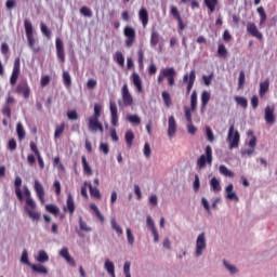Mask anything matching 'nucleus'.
I'll use <instances>...</instances> for the list:
<instances>
[{
	"label": "nucleus",
	"instance_id": "obj_60",
	"mask_svg": "<svg viewBox=\"0 0 277 277\" xmlns=\"http://www.w3.org/2000/svg\"><path fill=\"white\" fill-rule=\"evenodd\" d=\"M184 111H185V118L188 122V124H192V108L189 107H184Z\"/></svg>",
	"mask_w": 277,
	"mask_h": 277
},
{
	"label": "nucleus",
	"instance_id": "obj_49",
	"mask_svg": "<svg viewBox=\"0 0 277 277\" xmlns=\"http://www.w3.org/2000/svg\"><path fill=\"white\" fill-rule=\"evenodd\" d=\"M162 101L167 107L172 105V97H170V93H168V91L162 92Z\"/></svg>",
	"mask_w": 277,
	"mask_h": 277
},
{
	"label": "nucleus",
	"instance_id": "obj_44",
	"mask_svg": "<svg viewBox=\"0 0 277 277\" xmlns=\"http://www.w3.org/2000/svg\"><path fill=\"white\" fill-rule=\"evenodd\" d=\"M258 14L260 15V25H263L267 21V14L263 6L258 8Z\"/></svg>",
	"mask_w": 277,
	"mask_h": 277
},
{
	"label": "nucleus",
	"instance_id": "obj_57",
	"mask_svg": "<svg viewBox=\"0 0 277 277\" xmlns=\"http://www.w3.org/2000/svg\"><path fill=\"white\" fill-rule=\"evenodd\" d=\"M206 135L209 142H215V135L213 134V130H211L210 127L206 128Z\"/></svg>",
	"mask_w": 277,
	"mask_h": 277
},
{
	"label": "nucleus",
	"instance_id": "obj_20",
	"mask_svg": "<svg viewBox=\"0 0 277 277\" xmlns=\"http://www.w3.org/2000/svg\"><path fill=\"white\" fill-rule=\"evenodd\" d=\"M132 83L136 88L138 94H142L144 92V87L142 85V78L137 72H133L131 75Z\"/></svg>",
	"mask_w": 277,
	"mask_h": 277
},
{
	"label": "nucleus",
	"instance_id": "obj_21",
	"mask_svg": "<svg viewBox=\"0 0 277 277\" xmlns=\"http://www.w3.org/2000/svg\"><path fill=\"white\" fill-rule=\"evenodd\" d=\"M174 135H176V119H174V116H170L168 121V136L174 137Z\"/></svg>",
	"mask_w": 277,
	"mask_h": 277
},
{
	"label": "nucleus",
	"instance_id": "obj_54",
	"mask_svg": "<svg viewBox=\"0 0 277 277\" xmlns=\"http://www.w3.org/2000/svg\"><path fill=\"white\" fill-rule=\"evenodd\" d=\"M40 27L43 36L47 37L49 40H51V30L49 29V27H47L44 23H41Z\"/></svg>",
	"mask_w": 277,
	"mask_h": 277
},
{
	"label": "nucleus",
	"instance_id": "obj_55",
	"mask_svg": "<svg viewBox=\"0 0 277 277\" xmlns=\"http://www.w3.org/2000/svg\"><path fill=\"white\" fill-rule=\"evenodd\" d=\"M80 14H82V16H87L88 18H92V10L88 6H82L80 9Z\"/></svg>",
	"mask_w": 277,
	"mask_h": 277
},
{
	"label": "nucleus",
	"instance_id": "obj_28",
	"mask_svg": "<svg viewBox=\"0 0 277 277\" xmlns=\"http://www.w3.org/2000/svg\"><path fill=\"white\" fill-rule=\"evenodd\" d=\"M64 211H68L70 215L75 214V199L72 198V195L67 196V207L64 208Z\"/></svg>",
	"mask_w": 277,
	"mask_h": 277
},
{
	"label": "nucleus",
	"instance_id": "obj_52",
	"mask_svg": "<svg viewBox=\"0 0 277 277\" xmlns=\"http://www.w3.org/2000/svg\"><path fill=\"white\" fill-rule=\"evenodd\" d=\"M127 239L130 246H133L135 243V236H133V232H131V228H127Z\"/></svg>",
	"mask_w": 277,
	"mask_h": 277
},
{
	"label": "nucleus",
	"instance_id": "obj_3",
	"mask_svg": "<svg viewBox=\"0 0 277 277\" xmlns=\"http://www.w3.org/2000/svg\"><path fill=\"white\" fill-rule=\"evenodd\" d=\"M24 27L29 48L34 51V53H39L40 48H36V39L34 38V25H31L29 19H25Z\"/></svg>",
	"mask_w": 277,
	"mask_h": 277
},
{
	"label": "nucleus",
	"instance_id": "obj_63",
	"mask_svg": "<svg viewBox=\"0 0 277 277\" xmlns=\"http://www.w3.org/2000/svg\"><path fill=\"white\" fill-rule=\"evenodd\" d=\"M16 138H11L8 143L9 150L14 151L16 149Z\"/></svg>",
	"mask_w": 277,
	"mask_h": 277
},
{
	"label": "nucleus",
	"instance_id": "obj_45",
	"mask_svg": "<svg viewBox=\"0 0 277 277\" xmlns=\"http://www.w3.org/2000/svg\"><path fill=\"white\" fill-rule=\"evenodd\" d=\"M45 209L49 213H52V215H60V208L55 205H47Z\"/></svg>",
	"mask_w": 277,
	"mask_h": 277
},
{
	"label": "nucleus",
	"instance_id": "obj_22",
	"mask_svg": "<svg viewBox=\"0 0 277 277\" xmlns=\"http://www.w3.org/2000/svg\"><path fill=\"white\" fill-rule=\"evenodd\" d=\"M60 255L65 259V261L71 265V267H75V265H77V263L75 262V259H72V256H70V253L68 252V249L66 247H64L61 251H60Z\"/></svg>",
	"mask_w": 277,
	"mask_h": 277
},
{
	"label": "nucleus",
	"instance_id": "obj_19",
	"mask_svg": "<svg viewBox=\"0 0 277 277\" xmlns=\"http://www.w3.org/2000/svg\"><path fill=\"white\" fill-rule=\"evenodd\" d=\"M22 185H23V179H21V176H16L14 181V187H15V195L17 196V199L19 200V202H23V200H25V196L21 190Z\"/></svg>",
	"mask_w": 277,
	"mask_h": 277
},
{
	"label": "nucleus",
	"instance_id": "obj_16",
	"mask_svg": "<svg viewBox=\"0 0 277 277\" xmlns=\"http://www.w3.org/2000/svg\"><path fill=\"white\" fill-rule=\"evenodd\" d=\"M34 189L37 194L39 202H41V205H44V196H45L44 186L41 185L40 181L35 180Z\"/></svg>",
	"mask_w": 277,
	"mask_h": 277
},
{
	"label": "nucleus",
	"instance_id": "obj_39",
	"mask_svg": "<svg viewBox=\"0 0 277 277\" xmlns=\"http://www.w3.org/2000/svg\"><path fill=\"white\" fill-rule=\"evenodd\" d=\"M63 83L65 88H70V85H72V78L70 77V72L63 71Z\"/></svg>",
	"mask_w": 277,
	"mask_h": 277
},
{
	"label": "nucleus",
	"instance_id": "obj_32",
	"mask_svg": "<svg viewBox=\"0 0 277 277\" xmlns=\"http://www.w3.org/2000/svg\"><path fill=\"white\" fill-rule=\"evenodd\" d=\"M90 209H91V211H93V213H95V215H96L97 220H100L101 224H103L105 222V216L103 215V213H101V210H98V207L96 206V203H91Z\"/></svg>",
	"mask_w": 277,
	"mask_h": 277
},
{
	"label": "nucleus",
	"instance_id": "obj_17",
	"mask_svg": "<svg viewBox=\"0 0 277 277\" xmlns=\"http://www.w3.org/2000/svg\"><path fill=\"white\" fill-rule=\"evenodd\" d=\"M109 109H110V122L113 127H118V106L116 105V102L109 103Z\"/></svg>",
	"mask_w": 277,
	"mask_h": 277
},
{
	"label": "nucleus",
	"instance_id": "obj_48",
	"mask_svg": "<svg viewBox=\"0 0 277 277\" xmlns=\"http://www.w3.org/2000/svg\"><path fill=\"white\" fill-rule=\"evenodd\" d=\"M157 44H159V32L151 31V35H150V45L151 47H157Z\"/></svg>",
	"mask_w": 277,
	"mask_h": 277
},
{
	"label": "nucleus",
	"instance_id": "obj_7",
	"mask_svg": "<svg viewBox=\"0 0 277 277\" xmlns=\"http://www.w3.org/2000/svg\"><path fill=\"white\" fill-rule=\"evenodd\" d=\"M18 77H21V57H16L14 60L13 70L10 77V83L12 87L16 85Z\"/></svg>",
	"mask_w": 277,
	"mask_h": 277
},
{
	"label": "nucleus",
	"instance_id": "obj_26",
	"mask_svg": "<svg viewBox=\"0 0 277 277\" xmlns=\"http://www.w3.org/2000/svg\"><path fill=\"white\" fill-rule=\"evenodd\" d=\"M138 18H140L143 27H146L148 25V10H146V8H142L138 11Z\"/></svg>",
	"mask_w": 277,
	"mask_h": 277
},
{
	"label": "nucleus",
	"instance_id": "obj_27",
	"mask_svg": "<svg viewBox=\"0 0 277 277\" xmlns=\"http://www.w3.org/2000/svg\"><path fill=\"white\" fill-rule=\"evenodd\" d=\"M104 268L106 269L107 274L111 277H116V265L110 260H106L104 263Z\"/></svg>",
	"mask_w": 277,
	"mask_h": 277
},
{
	"label": "nucleus",
	"instance_id": "obj_41",
	"mask_svg": "<svg viewBox=\"0 0 277 277\" xmlns=\"http://www.w3.org/2000/svg\"><path fill=\"white\" fill-rule=\"evenodd\" d=\"M38 263H47L49 261V254L44 250H40L37 255Z\"/></svg>",
	"mask_w": 277,
	"mask_h": 277
},
{
	"label": "nucleus",
	"instance_id": "obj_33",
	"mask_svg": "<svg viewBox=\"0 0 277 277\" xmlns=\"http://www.w3.org/2000/svg\"><path fill=\"white\" fill-rule=\"evenodd\" d=\"M219 171L220 174H222L223 176H228L229 179H233L235 176V172H233L232 170H229L226 166L221 164L219 167Z\"/></svg>",
	"mask_w": 277,
	"mask_h": 277
},
{
	"label": "nucleus",
	"instance_id": "obj_56",
	"mask_svg": "<svg viewBox=\"0 0 277 277\" xmlns=\"http://www.w3.org/2000/svg\"><path fill=\"white\" fill-rule=\"evenodd\" d=\"M103 110V107L101 106V104H95L94 105V114L93 116H91V118H101V111Z\"/></svg>",
	"mask_w": 277,
	"mask_h": 277
},
{
	"label": "nucleus",
	"instance_id": "obj_34",
	"mask_svg": "<svg viewBox=\"0 0 277 277\" xmlns=\"http://www.w3.org/2000/svg\"><path fill=\"white\" fill-rule=\"evenodd\" d=\"M206 8H208L209 12L213 14L215 12V8H217V0H203Z\"/></svg>",
	"mask_w": 277,
	"mask_h": 277
},
{
	"label": "nucleus",
	"instance_id": "obj_50",
	"mask_svg": "<svg viewBox=\"0 0 277 277\" xmlns=\"http://www.w3.org/2000/svg\"><path fill=\"white\" fill-rule=\"evenodd\" d=\"M246 85V71L241 70L238 77V88L241 90Z\"/></svg>",
	"mask_w": 277,
	"mask_h": 277
},
{
	"label": "nucleus",
	"instance_id": "obj_46",
	"mask_svg": "<svg viewBox=\"0 0 277 277\" xmlns=\"http://www.w3.org/2000/svg\"><path fill=\"white\" fill-rule=\"evenodd\" d=\"M79 226L80 230H83L84 233H92V227L88 226V223H85L81 216L79 219Z\"/></svg>",
	"mask_w": 277,
	"mask_h": 277
},
{
	"label": "nucleus",
	"instance_id": "obj_18",
	"mask_svg": "<svg viewBox=\"0 0 277 277\" xmlns=\"http://www.w3.org/2000/svg\"><path fill=\"white\" fill-rule=\"evenodd\" d=\"M247 31L252 36L253 38H258V40H263V34L259 31V28H256V24L254 23H248L247 24Z\"/></svg>",
	"mask_w": 277,
	"mask_h": 277
},
{
	"label": "nucleus",
	"instance_id": "obj_37",
	"mask_svg": "<svg viewBox=\"0 0 277 277\" xmlns=\"http://www.w3.org/2000/svg\"><path fill=\"white\" fill-rule=\"evenodd\" d=\"M81 159L84 174L92 176V167H90V163H88V159L85 158V156H82Z\"/></svg>",
	"mask_w": 277,
	"mask_h": 277
},
{
	"label": "nucleus",
	"instance_id": "obj_29",
	"mask_svg": "<svg viewBox=\"0 0 277 277\" xmlns=\"http://www.w3.org/2000/svg\"><path fill=\"white\" fill-rule=\"evenodd\" d=\"M85 185L88 186L92 198H96V200H101V198H103V196L101 195V190H98V188L96 187H93L92 183H85Z\"/></svg>",
	"mask_w": 277,
	"mask_h": 277
},
{
	"label": "nucleus",
	"instance_id": "obj_15",
	"mask_svg": "<svg viewBox=\"0 0 277 277\" xmlns=\"http://www.w3.org/2000/svg\"><path fill=\"white\" fill-rule=\"evenodd\" d=\"M55 44H56L57 58L61 62V64H64V62H66V53L64 52V42L62 41V39L56 38Z\"/></svg>",
	"mask_w": 277,
	"mask_h": 277
},
{
	"label": "nucleus",
	"instance_id": "obj_11",
	"mask_svg": "<svg viewBox=\"0 0 277 277\" xmlns=\"http://www.w3.org/2000/svg\"><path fill=\"white\" fill-rule=\"evenodd\" d=\"M183 81L184 83H187L186 94H190L194 83H196V70H192L189 74L184 75Z\"/></svg>",
	"mask_w": 277,
	"mask_h": 277
},
{
	"label": "nucleus",
	"instance_id": "obj_40",
	"mask_svg": "<svg viewBox=\"0 0 277 277\" xmlns=\"http://www.w3.org/2000/svg\"><path fill=\"white\" fill-rule=\"evenodd\" d=\"M66 129V124L63 122L60 126H56L54 137L55 140L62 137V134L64 133V130Z\"/></svg>",
	"mask_w": 277,
	"mask_h": 277
},
{
	"label": "nucleus",
	"instance_id": "obj_2",
	"mask_svg": "<svg viewBox=\"0 0 277 277\" xmlns=\"http://www.w3.org/2000/svg\"><path fill=\"white\" fill-rule=\"evenodd\" d=\"M213 163V149L211 148V145L206 146V154L201 155L197 160V168L199 170H205L208 166H211Z\"/></svg>",
	"mask_w": 277,
	"mask_h": 277
},
{
	"label": "nucleus",
	"instance_id": "obj_24",
	"mask_svg": "<svg viewBox=\"0 0 277 277\" xmlns=\"http://www.w3.org/2000/svg\"><path fill=\"white\" fill-rule=\"evenodd\" d=\"M225 192L228 200H235L236 202H239V197L237 196V193H235L233 184H229L225 188Z\"/></svg>",
	"mask_w": 277,
	"mask_h": 277
},
{
	"label": "nucleus",
	"instance_id": "obj_43",
	"mask_svg": "<svg viewBox=\"0 0 277 277\" xmlns=\"http://www.w3.org/2000/svg\"><path fill=\"white\" fill-rule=\"evenodd\" d=\"M127 120L131 124H142V119L137 115H128Z\"/></svg>",
	"mask_w": 277,
	"mask_h": 277
},
{
	"label": "nucleus",
	"instance_id": "obj_51",
	"mask_svg": "<svg viewBox=\"0 0 277 277\" xmlns=\"http://www.w3.org/2000/svg\"><path fill=\"white\" fill-rule=\"evenodd\" d=\"M115 62H117L119 66H124V55H122V52L118 51L115 53Z\"/></svg>",
	"mask_w": 277,
	"mask_h": 277
},
{
	"label": "nucleus",
	"instance_id": "obj_1",
	"mask_svg": "<svg viewBox=\"0 0 277 277\" xmlns=\"http://www.w3.org/2000/svg\"><path fill=\"white\" fill-rule=\"evenodd\" d=\"M23 189L25 196L24 211H26L32 222H40V212L36 211L38 206L36 205V200L31 197V190H29L27 185H25Z\"/></svg>",
	"mask_w": 277,
	"mask_h": 277
},
{
	"label": "nucleus",
	"instance_id": "obj_4",
	"mask_svg": "<svg viewBox=\"0 0 277 277\" xmlns=\"http://www.w3.org/2000/svg\"><path fill=\"white\" fill-rule=\"evenodd\" d=\"M240 140H241V134L239 133V130H236L235 124H232L227 133V142L229 144V150H233V148H239Z\"/></svg>",
	"mask_w": 277,
	"mask_h": 277
},
{
	"label": "nucleus",
	"instance_id": "obj_36",
	"mask_svg": "<svg viewBox=\"0 0 277 277\" xmlns=\"http://www.w3.org/2000/svg\"><path fill=\"white\" fill-rule=\"evenodd\" d=\"M198 107V93L196 91H193L190 95V109L192 111H196Z\"/></svg>",
	"mask_w": 277,
	"mask_h": 277
},
{
	"label": "nucleus",
	"instance_id": "obj_31",
	"mask_svg": "<svg viewBox=\"0 0 277 277\" xmlns=\"http://www.w3.org/2000/svg\"><path fill=\"white\" fill-rule=\"evenodd\" d=\"M210 187L214 192V194L222 192V185H220V180H217V177H212L210 180Z\"/></svg>",
	"mask_w": 277,
	"mask_h": 277
},
{
	"label": "nucleus",
	"instance_id": "obj_6",
	"mask_svg": "<svg viewBox=\"0 0 277 277\" xmlns=\"http://www.w3.org/2000/svg\"><path fill=\"white\" fill-rule=\"evenodd\" d=\"M15 94H23L24 98H29L31 96V88L27 79L21 80L14 89Z\"/></svg>",
	"mask_w": 277,
	"mask_h": 277
},
{
	"label": "nucleus",
	"instance_id": "obj_64",
	"mask_svg": "<svg viewBox=\"0 0 277 277\" xmlns=\"http://www.w3.org/2000/svg\"><path fill=\"white\" fill-rule=\"evenodd\" d=\"M96 80L94 79H89L88 82H87V88L88 90H94V88H96Z\"/></svg>",
	"mask_w": 277,
	"mask_h": 277
},
{
	"label": "nucleus",
	"instance_id": "obj_25",
	"mask_svg": "<svg viewBox=\"0 0 277 277\" xmlns=\"http://www.w3.org/2000/svg\"><path fill=\"white\" fill-rule=\"evenodd\" d=\"M209 101H211V94L207 91H203L201 94V114L207 109V105H209Z\"/></svg>",
	"mask_w": 277,
	"mask_h": 277
},
{
	"label": "nucleus",
	"instance_id": "obj_30",
	"mask_svg": "<svg viewBox=\"0 0 277 277\" xmlns=\"http://www.w3.org/2000/svg\"><path fill=\"white\" fill-rule=\"evenodd\" d=\"M127 148H131L133 146V140H135V134L133 130H128L124 135Z\"/></svg>",
	"mask_w": 277,
	"mask_h": 277
},
{
	"label": "nucleus",
	"instance_id": "obj_14",
	"mask_svg": "<svg viewBox=\"0 0 277 277\" xmlns=\"http://www.w3.org/2000/svg\"><path fill=\"white\" fill-rule=\"evenodd\" d=\"M274 106H266L264 109V120L267 124H274L276 122V115H274L275 111Z\"/></svg>",
	"mask_w": 277,
	"mask_h": 277
},
{
	"label": "nucleus",
	"instance_id": "obj_58",
	"mask_svg": "<svg viewBox=\"0 0 277 277\" xmlns=\"http://www.w3.org/2000/svg\"><path fill=\"white\" fill-rule=\"evenodd\" d=\"M67 118L68 120H79V114L77 113V110H68Z\"/></svg>",
	"mask_w": 277,
	"mask_h": 277
},
{
	"label": "nucleus",
	"instance_id": "obj_59",
	"mask_svg": "<svg viewBox=\"0 0 277 277\" xmlns=\"http://www.w3.org/2000/svg\"><path fill=\"white\" fill-rule=\"evenodd\" d=\"M248 135H251V140L249 141L250 148H255L256 147V136H254V132L249 131Z\"/></svg>",
	"mask_w": 277,
	"mask_h": 277
},
{
	"label": "nucleus",
	"instance_id": "obj_61",
	"mask_svg": "<svg viewBox=\"0 0 277 277\" xmlns=\"http://www.w3.org/2000/svg\"><path fill=\"white\" fill-rule=\"evenodd\" d=\"M223 263H224L226 269H228V272H230V274H237V267H235V265H233L226 261H224Z\"/></svg>",
	"mask_w": 277,
	"mask_h": 277
},
{
	"label": "nucleus",
	"instance_id": "obj_23",
	"mask_svg": "<svg viewBox=\"0 0 277 277\" xmlns=\"http://www.w3.org/2000/svg\"><path fill=\"white\" fill-rule=\"evenodd\" d=\"M268 92H269V78H266L263 82L260 83V90H259L260 98H264Z\"/></svg>",
	"mask_w": 277,
	"mask_h": 277
},
{
	"label": "nucleus",
	"instance_id": "obj_5",
	"mask_svg": "<svg viewBox=\"0 0 277 277\" xmlns=\"http://www.w3.org/2000/svg\"><path fill=\"white\" fill-rule=\"evenodd\" d=\"M175 77L176 70H174V67L163 68L160 70V74L158 76V83H163V79H168V83L170 88H172L175 83Z\"/></svg>",
	"mask_w": 277,
	"mask_h": 277
},
{
	"label": "nucleus",
	"instance_id": "obj_10",
	"mask_svg": "<svg viewBox=\"0 0 277 277\" xmlns=\"http://www.w3.org/2000/svg\"><path fill=\"white\" fill-rule=\"evenodd\" d=\"M121 98L124 107H131V105H133V95L129 92V85L127 83H124L121 89Z\"/></svg>",
	"mask_w": 277,
	"mask_h": 277
},
{
	"label": "nucleus",
	"instance_id": "obj_53",
	"mask_svg": "<svg viewBox=\"0 0 277 277\" xmlns=\"http://www.w3.org/2000/svg\"><path fill=\"white\" fill-rule=\"evenodd\" d=\"M110 224H111V228L113 230H116L117 235H122V228L120 226H118V223L116 222V219H113L110 221Z\"/></svg>",
	"mask_w": 277,
	"mask_h": 277
},
{
	"label": "nucleus",
	"instance_id": "obj_42",
	"mask_svg": "<svg viewBox=\"0 0 277 277\" xmlns=\"http://www.w3.org/2000/svg\"><path fill=\"white\" fill-rule=\"evenodd\" d=\"M235 102L240 107H243V109H248V100L246 97H243V96H236L235 97Z\"/></svg>",
	"mask_w": 277,
	"mask_h": 277
},
{
	"label": "nucleus",
	"instance_id": "obj_13",
	"mask_svg": "<svg viewBox=\"0 0 277 277\" xmlns=\"http://www.w3.org/2000/svg\"><path fill=\"white\" fill-rule=\"evenodd\" d=\"M170 14L177 22L180 31L185 30L186 26H185V23L183 22V17H181V12H179V8L172 5L170 9Z\"/></svg>",
	"mask_w": 277,
	"mask_h": 277
},
{
	"label": "nucleus",
	"instance_id": "obj_62",
	"mask_svg": "<svg viewBox=\"0 0 277 277\" xmlns=\"http://www.w3.org/2000/svg\"><path fill=\"white\" fill-rule=\"evenodd\" d=\"M143 153H144V156H145L147 159L150 158V155H151V153H153L151 149H150V144L145 143Z\"/></svg>",
	"mask_w": 277,
	"mask_h": 277
},
{
	"label": "nucleus",
	"instance_id": "obj_47",
	"mask_svg": "<svg viewBox=\"0 0 277 277\" xmlns=\"http://www.w3.org/2000/svg\"><path fill=\"white\" fill-rule=\"evenodd\" d=\"M16 132L18 140H25V129L23 128V123H17L16 126Z\"/></svg>",
	"mask_w": 277,
	"mask_h": 277
},
{
	"label": "nucleus",
	"instance_id": "obj_35",
	"mask_svg": "<svg viewBox=\"0 0 277 277\" xmlns=\"http://www.w3.org/2000/svg\"><path fill=\"white\" fill-rule=\"evenodd\" d=\"M30 267L32 272H36L37 274H43L44 276L49 274V269H47V267L42 266L41 264H32Z\"/></svg>",
	"mask_w": 277,
	"mask_h": 277
},
{
	"label": "nucleus",
	"instance_id": "obj_12",
	"mask_svg": "<svg viewBox=\"0 0 277 277\" xmlns=\"http://www.w3.org/2000/svg\"><path fill=\"white\" fill-rule=\"evenodd\" d=\"M88 120H89V131H91V133H96V131H100V133H103L105 131V129L103 128V123L98 121V118L89 117Z\"/></svg>",
	"mask_w": 277,
	"mask_h": 277
},
{
	"label": "nucleus",
	"instance_id": "obj_38",
	"mask_svg": "<svg viewBox=\"0 0 277 277\" xmlns=\"http://www.w3.org/2000/svg\"><path fill=\"white\" fill-rule=\"evenodd\" d=\"M217 55L219 57H223L224 60L228 57V50L226 49V45H224L223 43L219 44L217 47Z\"/></svg>",
	"mask_w": 277,
	"mask_h": 277
},
{
	"label": "nucleus",
	"instance_id": "obj_9",
	"mask_svg": "<svg viewBox=\"0 0 277 277\" xmlns=\"http://www.w3.org/2000/svg\"><path fill=\"white\" fill-rule=\"evenodd\" d=\"M123 34L126 36V47L128 49H131V47H133L134 42H135V29L131 26H127L123 29Z\"/></svg>",
	"mask_w": 277,
	"mask_h": 277
},
{
	"label": "nucleus",
	"instance_id": "obj_8",
	"mask_svg": "<svg viewBox=\"0 0 277 277\" xmlns=\"http://www.w3.org/2000/svg\"><path fill=\"white\" fill-rule=\"evenodd\" d=\"M207 249V236L205 233H201L197 237L196 241V256H202V251Z\"/></svg>",
	"mask_w": 277,
	"mask_h": 277
}]
</instances>
